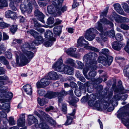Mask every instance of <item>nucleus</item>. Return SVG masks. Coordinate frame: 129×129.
<instances>
[{
    "mask_svg": "<svg viewBox=\"0 0 129 129\" xmlns=\"http://www.w3.org/2000/svg\"><path fill=\"white\" fill-rule=\"evenodd\" d=\"M61 31V27L60 26H55L54 28V32L56 35L59 36Z\"/></svg>",
    "mask_w": 129,
    "mask_h": 129,
    "instance_id": "7c9ffc66",
    "label": "nucleus"
},
{
    "mask_svg": "<svg viewBox=\"0 0 129 129\" xmlns=\"http://www.w3.org/2000/svg\"><path fill=\"white\" fill-rule=\"evenodd\" d=\"M106 94V93L102 95L99 93V96L98 98L99 100L96 101L94 103V101L96 99V96L93 94H91L89 96L88 103V105L91 106L95 107L97 110L100 111H102L104 109H106L109 105V103L108 102H104L101 101L103 100V98Z\"/></svg>",
    "mask_w": 129,
    "mask_h": 129,
    "instance_id": "f257e3e1",
    "label": "nucleus"
},
{
    "mask_svg": "<svg viewBox=\"0 0 129 129\" xmlns=\"http://www.w3.org/2000/svg\"><path fill=\"white\" fill-rule=\"evenodd\" d=\"M120 27L124 30H127L129 29V26L125 24H122L120 25Z\"/></svg>",
    "mask_w": 129,
    "mask_h": 129,
    "instance_id": "e2e57ef3",
    "label": "nucleus"
},
{
    "mask_svg": "<svg viewBox=\"0 0 129 129\" xmlns=\"http://www.w3.org/2000/svg\"><path fill=\"white\" fill-rule=\"evenodd\" d=\"M8 80V78L6 76H0V81H4Z\"/></svg>",
    "mask_w": 129,
    "mask_h": 129,
    "instance_id": "774afa93",
    "label": "nucleus"
},
{
    "mask_svg": "<svg viewBox=\"0 0 129 129\" xmlns=\"http://www.w3.org/2000/svg\"><path fill=\"white\" fill-rule=\"evenodd\" d=\"M45 17V15L42 13V14H40L37 17L38 20L41 22L43 23H45V22L44 20V19Z\"/></svg>",
    "mask_w": 129,
    "mask_h": 129,
    "instance_id": "49530a36",
    "label": "nucleus"
},
{
    "mask_svg": "<svg viewBox=\"0 0 129 129\" xmlns=\"http://www.w3.org/2000/svg\"><path fill=\"white\" fill-rule=\"evenodd\" d=\"M29 33L33 36L35 38L38 34V33L37 32L33 30H30Z\"/></svg>",
    "mask_w": 129,
    "mask_h": 129,
    "instance_id": "13d9d810",
    "label": "nucleus"
},
{
    "mask_svg": "<svg viewBox=\"0 0 129 129\" xmlns=\"http://www.w3.org/2000/svg\"><path fill=\"white\" fill-rule=\"evenodd\" d=\"M88 75L90 78L93 77L96 75V73L94 71H92L89 73Z\"/></svg>",
    "mask_w": 129,
    "mask_h": 129,
    "instance_id": "0e129e2a",
    "label": "nucleus"
},
{
    "mask_svg": "<svg viewBox=\"0 0 129 129\" xmlns=\"http://www.w3.org/2000/svg\"><path fill=\"white\" fill-rule=\"evenodd\" d=\"M117 116L121 118L123 123L128 128H129V114L125 112L120 113L117 115Z\"/></svg>",
    "mask_w": 129,
    "mask_h": 129,
    "instance_id": "9d476101",
    "label": "nucleus"
},
{
    "mask_svg": "<svg viewBox=\"0 0 129 129\" xmlns=\"http://www.w3.org/2000/svg\"><path fill=\"white\" fill-rule=\"evenodd\" d=\"M6 17L8 18H15L16 17V14L15 12L11 10H8L5 13Z\"/></svg>",
    "mask_w": 129,
    "mask_h": 129,
    "instance_id": "5701e85b",
    "label": "nucleus"
},
{
    "mask_svg": "<svg viewBox=\"0 0 129 129\" xmlns=\"http://www.w3.org/2000/svg\"><path fill=\"white\" fill-rule=\"evenodd\" d=\"M58 94H61V96L62 97V101L63 99V96H65L67 94V93L64 90H62L61 92H56Z\"/></svg>",
    "mask_w": 129,
    "mask_h": 129,
    "instance_id": "680f3d73",
    "label": "nucleus"
},
{
    "mask_svg": "<svg viewBox=\"0 0 129 129\" xmlns=\"http://www.w3.org/2000/svg\"><path fill=\"white\" fill-rule=\"evenodd\" d=\"M17 125L20 127L23 126L25 125V114H22L20 116L19 119L17 122Z\"/></svg>",
    "mask_w": 129,
    "mask_h": 129,
    "instance_id": "dca6fc26",
    "label": "nucleus"
},
{
    "mask_svg": "<svg viewBox=\"0 0 129 129\" xmlns=\"http://www.w3.org/2000/svg\"><path fill=\"white\" fill-rule=\"evenodd\" d=\"M10 105L9 103H5L2 106L0 105V109L1 110L5 111L7 113L10 111Z\"/></svg>",
    "mask_w": 129,
    "mask_h": 129,
    "instance_id": "393cba45",
    "label": "nucleus"
},
{
    "mask_svg": "<svg viewBox=\"0 0 129 129\" xmlns=\"http://www.w3.org/2000/svg\"><path fill=\"white\" fill-rule=\"evenodd\" d=\"M37 100L38 103L41 106H43L48 102L46 99L45 98L41 99L40 98H38Z\"/></svg>",
    "mask_w": 129,
    "mask_h": 129,
    "instance_id": "473e14b6",
    "label": "nucleus"
},
{
    "mask_svg": "<svg viewBox=\"0 0 129 129\" xmlns=\"http://www.w3.org/2000/svg\"><path fill=\"white\" fill-rule=\"evenodd\" d=\"M58 0H52V4L47 7L48 12L54 16H56L58 14L57 8L58 7Z\"/></svg>",
    "mask_w": 129,
    "mask_h": 129,
    "instance_id": "1a4fd4ad",
    "label": "nucleus"
},
{
    "mask_svg": "<svg viewBox=\"0 0 129 129\" xmlns=\"http://www.w3.org/2000/svg\"><path fill=\"white\" fill-rule=\"evenodd\" d=\"M76 111V110L74 109L73 110V112L72 113L68 114L67 115V120L64 124L66 125H68L71 124L72 122V120L74 116Z\"/></svg>",
    "mask_w": 129,
    "mask_h": 129,
    "instance_id": "4468645a",
    "label": "nucleus"
},
{
    "mask_svg": "<svg viewBox=\"0 0 129 129\" xmlns=\"http://www.w3.org/2000/svg\"><path fill=\"white\" fill-rule=\"evenodd\" d=\"M49 76L52 80H56L59 77V75L55 72L52 71L49 73Z\"/></svg>",
    "mask_w": 129,
    "mask_h": 129,
    "instance_id": "cd10ccee",
    "label": "nucleus"
},
{
    "mask_svg": "<svg viewBox=\"0 0 129 129\" xmlns=\"http://www.w3.org/2000/svg\"><path fill=\"white\" fill-rule=\"evenodd\" d=\"M50 82V80L48 78H45L42 79L40 82L39 81L36 83L37 88H44L48 86Z\"/></svg>",
    "mask_w": 129,
    "mask_h": 129,
    "instance_id": "f8f14e48",
    "label": "nucleus"
},
{
    "mask_svg": "<svg viewBox=\"0 0 129 129\" xmlns=\"http://www.w3.org/2000/svg\"><path fill=\"white\" fill-rule=\"evenodd\" d=\"M63 64V61L61 57L59 58L57 61L52 66L53 69L58 72H64V73L67 74L72 75L74 72L73 68L69 66H65L64 68L62 69Z\"/></svg>",
    "mask_w": 129,
    "mask_h": 129,
    "instance_id": "20e7f679",
    "label": "nucleus"
},
{
    "mask_svg": "<svg viewBox=\"0 0 129 129\" xmlns=\"http://www.w3.org/2000/svg\"><path fill=\"white\" fill-rule=\"evenodd\" d=\"M5 54L6 57L10 59L12 58V55L11 52H6Z\"/></svg>",
    "mask_w": 129,
    "mask_h": 129,
    "instance_id": "bf43d9fd",
    "label": "nucleus"
},
{
    "mask_svg": "<svg viewBox=\"0 0 129 129\" xmlns=\"http://www.w3.org/2000/svg\"><path fill=\"white\" fill-rule=\"evenodd\" d=\"M119 20L120 21L119 23H121L122 22H129V19L128 18L123 17L121 16H120Z\"/></svg>",
    "mask_w": 129,
    "mask_h": 129,
    "instance_id": "de8ad7c7",
    "label": "nucleus"
},
{
    "mask_svg": "<svg viewBox=\"0 0 129 129\" xmlns=\"http://www.w3.org/2000/svg\"><path fill=\"white\" fill-rule=\"evenodd\" d=\"M54 19L53 17L49 18L47 19V23L48 24H53L54 22Z\"/></svg>",
    "mask_w": 129,
    "mask_h": 129,
    "instance_id": "4d7b16f0",
    "label": "nucleus"
},
{
    "mask_svg": "<svg viewBox=\"0 0 129 129\" xmlns=\"http://www.w3.org/2000/svg\"><path fill=\"white\" fill-rule=\"evenodd\" d=\"M23 89L27 94L29 95H31L32 90L30 85L29 84L25 85L23 86Z\"/></svg>",
    "mask_w": 129,
    "mask_h": 129,
    "instance_id": "412c9836",
    "label": "nucleus"
},
{
    "mask_svg": "<svg viewBox=\"0 0 129 129\" xmlns=\"http://www.w3.org/2000/svg\"><path fill=\"white\" fill-rule=\"evenodd\" d=\"M32 23L34 24V26L36 27H40L43 26L41 24L39 23L37 20L35 18L32 19L31 21Z\"/></svg>",
    "mask_w": 129,
    "mask_h": 129,
    "instance_id": "f704fd0d",
    "label": "nucleus"
},
{
    "mask_svg": "<svg viewBox=\"0 0 129 129\" xmlns=\"http://www.w3.org/2000/svg\"><path fill=\"white\" fill-rule=\"evenodd\" d=\"M115 38L116 40L118 41H120L123 39L122 36L120 33H118L116 35Z\"/></svg>",
    "mask_w": 129,
    "mask_h": 129,
    "instance_id": "603ef678",
    "label": "nucleus"
},
{
    "mask_svg": "<svg viewBox=\"0 0 129 129\" xmlns=\"http://www.w3.org/2000/svg\"><path fill=\"white\" fill-rule=\"evenodd\" d=\"M55 41V39L54 38H53L49 40L46 41L44 44L45 46L47 47H50L53 44L52 41Z\"/></svg>",
    "mask_w": 129,
    "mask_h": 129,
    "instance_id": "4c0bfd02",
    "label": "nucleus"
},
{
    "mask_svg": "<svg viewBox=\"0 0 129 129\" xmlns=\"http://www.w3.org/2000/svg\"><path fill=\"white\" fill-rule=\"evenodd\" d=\"M17 29V26L14 25H13L12 26H11L10 28L11 32L13 34L16 31Z\"/></svg>",
    "mask_w": 129,
    "mask_h": 129,
    "instance_id": "5fc2aeb1",
    "label": "nucleus"
},
{
    "mask_svg": "<svg viewBox=\"0 0 129 129\" xmlns=\"http://www.w3.org/2000/svg\"><path fill=\"white\" fill-rule=\"evenodd\" d=\"M29 44L25 43L21 46L22 52L20 55V62L24 65L28 63L34 56V53L32 52L28 51L27 49L29 47Z\"/></svg>",
    "mask_w": 129,
    "mask_h": 129,
    "instance_id": "f03ea898",
    "label": "nucleus"
},
{
    "mask_svg": "<svg viewBox=\"0 0 129 129\" xmlns=\"http://www.w3.org/2000/svg\"><path fill=\"white\" fill-rule=\"evenodd\" d=\"M120 16V15H118L116 13H113L110 16L109 18L111 20H113L114 19L116 22L119 23L120 22L119 20Z\"/></svg>",
    "mask_w": 129,
    "mask_h": 129,
    "instance_id": "c85d7f7f",
    "label": "nucleus"
},
{
    "mask_svg": "<svg viewBox=\"0 0 129 129\" xmlns=\"http://www.w3.org/2000/svg\"><path fill=\"white\" fill-rule=\"evenodd\" d=\"M122 46V44L116 41L114 42L112 44L113 48L116 50L119 51L121 49Z\"/></svg>",
    "mask_w": 129,
    "mask_h": 129,
    "instance_id": "bb28decb",
    "label": "nucleus"
},
{
    "mask_svg": "<svg viewBox=\"0 0 129 129\" xmlns=\"http://www.w3.org/2000/svg\"><path fill=\"white\" fill-rule=\"evenodd\" d=\"M35 38L36 40L32 43L33 45H34V44L35 45L40 44L42 43L43 42V39L42 37L40 36L39 34Z\"/></svg>",
    "mask_w": 129,
    "mask_h": 129,
    "instance_id": "aec40b11",
    "label": "nucleus"
},
{
    "mask_svg": "<svg viewBox=\"0 0 129 129\" xmlns=\"http://www.w3.org/2000/svg\"><path fill=\"white\" fill-rule=\"evenodd\" d=\"M76 49L75 48H70L67 50L66 52L67 54L69 55H71L76 50Z\"/></svg>",
    "mask_w": 129,
    "mask_h": 129,
    "instance_id": "37998d69",
    "label": "nucleus"
},
{
    "mask_svg": "<svg viewBox=\"0 0 129 129\" xmlns=\"http://www.w3.org/2000/svg\"><path fill=\"white\" fill-rule=\"evenodd\" d=\"M6 82L0 81V103H2L9 101L13 97L11 92L6 91L8 87L4 85L6 84Z\"/></svg>",
    "mask_w": 129,
    "mask_h": 129,
    "instance_id": "7ed1b4c3",
    "label": "nucleus"
},
{
    "mask_svg": "<svg viewBox=\"0 0 129 129\" xmlns=\"http://www.w3.org/2000/svg\"><path fill=\"white\" fill-rule=\"evenodd\" d=\"M7 115L6 113L4 112H0V117L4 118L3 121H6V119H7Z\"/></svg>",
    "mask_w": 129,
    "mask_h": 129,
    "instance_id": "864d4df0",
    "label": "nucleus"
},
{
    "mask_svg": "<svg viewBox=\"0 0 129 129\" xmlns=\"http://www.w3.org/2000/svg\"><path fill=\"white\" fill-rule=\"evenodd\" d=\"M98 57L97 54L94 52H90L85 55L83 58V60L85 62H89V64L93 65L96 64L97 62L96 59Z\"/></svg>",
    "mask_w": 129,
    "mask_h": 129,
    "instance_id": "6e6552de",
    "label": "nucleus"
},
{
    "mask_svg": "<svg viewBox=\"0 0 129 129\" xmlns=\"http://www.w3.org/2000/svg\"><path fill=\"white\" fill-rule=\"evenodd\" d=\"M122 5L125 11L127 13H129V7L127 4L125 3H123Z\"/></svg>",
    "mask_w": 129,
    "mask_h": 129,
    "instance_id": "c03bdc74",
    "label": "nucleus"
},
{
    "mask_svg": "<svg viewBox=\"0 0 129 129\" xmlns=\"http://www.w3.org/2000/svg\"><path fill=\"white\" fill-rule=\"evenodd\" d=\"M71 95L69 98V102L70 105L76 107L77 106L76 103L79 101V99L73 95V91H71Z\"/></svg>",
    "mask_w": 129,
    "mask_h": 129,
    "instance_id": "2eb2a0df",
    "label": "nucleus"
},
{
    "mask_svg": "<svg viewBox=\"0 0 129 129\" xmlns=\"http://www.w3.org/2000/svg\"><path fill=\"white\" fill-rule=\"evenodd\" d=\"M77 63L78 65V68L79 69H82L84 66L83 64L80 61H77Z\"/></svg>",
    "mask_w": 129,
    "mask_h": 129,
    "instance_id": "69168bd1",
    "label": "nucleus"
},
{
    "mask_svg": "<svg viewBox=\"0 0 129 129\" xmlns=\"http://www.w3.org/2000/svg\"><path fill=\"white\" fill-rule=\"evenodd\" d=\"M84 36L85 38L89 41H92L94 38L95 36V35L94 34L88 35H84Z\"/></svg>",
    "mask_w": 129,
    "mask_h": 129,
    "instance_id": "ea45409f",
    "label": "nucleus"
},
{
    "mask_svg": "<svg viewBox=\"0 0 129 129\" xmlns=\"http://www.w3.org/2000/svg\"><path fill=\"white\" fill-rule=\"evenodd\" d=\"M44 118L47 120V121L50 123V125L52 127H55L56 124L55 121L51 117H50L49 115H46V116Z\"/></svg>",
    "mask_w": 129,
    "mask_h": 129,
    "instance_id": "b1692460",
    "label": "nucleus"
},
{
    "mask_svg": "<svg viewBox=\"0 0 129 129\" xmlns=\"http://www.w3.org/2000/svg\"><path fill=\"white\" fill-rule=\"evenodd\" d=\"M102 53L106 55V57L101 56L98 58V61L99 62L105 66H110L113 60L112 57L108 55L109 53V50L107 49H104L102 50Z\"/></svg>",
    "mask_w": 129,
    "mask_h": 129,
    "instance_id": "423d86ee",
    "label": "nucleus"
},
{
    "mask_svg": "<svg viewBox=\"0 0 129 129\" xmlns=\"http://www.w3.org/2000/svg\"><path fill=\"white\" fill-rule=\"evenodd\" d=\"M114 9L117 12L120 14L124 15L125 13L121 7L120 5L118 3L113 4Z\"/></svg>",
    "mask_w": 129,
    "mask_h": 129,
    "instance_id": "6ab92c4d",
    "label": "nucleus"
},
{
    "mask_svg": "<svg viewBox=\"0 0 129 129\" xmlns=\"http://www.w3.org/2000/svg\"><path fill=\"white\" fill-rule=\"evenodd\" d=\"M77 46L78 48L83 46L84 48L95 52H98L99 51V50L96 48L92 46H88L89 43L84 39L83 37H80L77 40Z\"/></svg>",
    "mask_w": 129,
    "mask_h": 129,
    "instance_id": "0eeeda50",
    "label": "nucleus"
},
{
    "mask_svg": "<svg viewBox=\"0 0 129 129\" xmlns=\"http://www.w3.org/2000/svg\"><path fill=\"white\" fill-rule=\"evenodd\" d=\"M0 62L4 64H6L8 63V61L3 56H0Z\"/></svg>",
    "mask_w": 129,
    "mask_h": 129,
    "instance_id": "79ce46f5",
    "label": "nucleus"
},
{
    "mask_svg": "<svg viewBox=\"0 0 129 129\" xmlns=\"http://www.w3.org/2000/svg\"><path fill=\"white\" fill-rule=\"evenodd\" d=\"M100 21L103 24H108L111 27L113 26V23L105 18H102L100 19Z\"/></svg>",
    "mask_w": 129,
    "mask_h": 129,
    "instance_id": "72a5a7b5",
    "label": "nucleus"
},
{
    "mask_svg": "<svg viewBox=\"0 0 129 129\" xmlns=\"http://www.w3.org/2000/svg\"><path fill=\"white\" fill-rule=\"evenodd\" d=\"M44 96L45 98L51 99L55 98L56 97H58V100L59 104L62 102V98L60 94H58L56 92H48L47 93L44 95Z\"/></svg>",
    "mask_w": 129,
    "mask_h": 129,
    "instance_id": "9b49d317",
    "label": "nucleus"
},
{
    "mask_svg": "<svg viewBox=\"0 0 129 129\" xmlns=\"http://www.w3.org/2000/svg\"><path fill=\"white\" fill-rule=\"evenodd\" d=\"M118 85L119 86L118 88H119V91H123L124 90V89L122 85H121V81H118Z\"/></svg>",
    "mask_w": 129,
    "mask_h": 129,
    "instance_id": "052dcab7",
    "label": "nucleus"
},
{
    "mask_svg": "<svg viewBox=\"0 0 129 129\" xmlns=\"http://www.w3.org/2000/svg\"><path fill=\"white\" fill-rule=\"evenodd\" d=\"M100 37H101V39L99 37H96V41L98 42H100L101 41L102 39L104 41H107V38L105 35H104L103 36V34L102 35H100Z\"/></svg>",
    "mask_w": 129,
    "mask_h": 129,
    "instance_id": "a19ab883",
    "label": "nucleus"
},
{
    "mask_svg": "<svg viewBox=\"0 0 129 129\" xmlns=\"http://www.w3.org/2000/svg\"><path fill=\"white\" fill-rule=\"evenodd\" d=\"M10 25L4 22H1L0 23V26L2 28H5L8 27Z\"/></svg>",
    "mask_w": 129,
    "mask_h": 129,
    "instance_id": "338daca9",
    "label": "nucleus"
},
{
    "mask_svg": "<svg viewBox=\"0 0 129 129\" xmlns=\"http://www.w3.org/2000/svg\"><path fill=\"white\" fill-rule=\"evenodd\" d=\"M120 94H115L113 98H112L111 100H109L108 102L109 105L111 104L112 106H114L115 105L117 104V101L119 100L120 99Z\"/></svg>",
    "mask_w": 129,
    "mask_h": 129,
    "instance_id": "f3484780",
    "label": "nucleus"
},
{
    "mask_svg": "<svg viewBox=\"0 0 129 129\" xmlns=\"http://www.w3.org/2000/svg\"><path fill=\"white\" fill-rule=\"evenodd\" d=\"M15 54L16 56V63H15L14 62V61H12L11 62V63L13 65V66L15 67L16 66H24L25 65H23L22 63L20 62V63H19V57H18V56L17 54V53H15ZM19 59H20V57H19Z\"/></svg>",
    "mask_w": 129,
    "mask_h": 129,
    "instance_id": "a878e982",
    "label": "nucleus"
},
{
    "mask_svg": "<svg viewBox=\"0 0 129 129\" xmlns=\"http://www.w3.org/2000/svg\"><path fill=\"white\" fill-rule=\"evenodd\" d=\"M5 0H0V9L7 7V4Z\"/></svg>",
    "mask_w": 129,
    "mask_h": 129,
    "instance_id": "6e6d98bb",
    "label": "nucleus"
},
{
    "mask_svg": "<svg viewBox=\"0 0 129 129\" xmlns=\"http://www.w3.org/2000/svg\"><path fill=\"white\" fill-rule=\"evenodd\" d=\"M24 1L21 3L20 6V9L22 13L26 12L28 14H30L32 12L33 7L32 4L34 6L36 9L38 8V6L35 0H23Z\"/></svg>",
    "mask_w": 129,
    "mask_h": 129,
    "instance_id": "39448f33",
    "label": "nucleus"
},
{
    "mask_svg": "<svg viewBox=\"0 0 129 129\" xmlns=\"http://www.w3.org/2000/svg\"><path fill=\"white\" fill-rule=\"evenodd\" d=\"M95 28L102 34V33L103 32L104 29L102 24L99 21H98L97 22L95 26Z\"/></svg>",
    "mask_w": 129,
    "mask_h": 129,
    "instance_id": "2f4dec72",
    "label": "nucleus"
},
{
    "mask_svg": "<svg viewBox=\"0 0 129 129\" xmlns=\"http://www.w3.org/2000/svg\"><path fill=\"white\" fill-rule=\"evenodd\" d=\"M40 122L41 123L39 125V126L42 129H50L52 128V127H49L44 122V119L43 120V121Z\"/></svg>",
    "mask_w": 129,
    "mask_h": 129,
    "instance_id": "c756f323",
    "label": "nucleus"
},
{
    "mask_svg": "<svg viewBox=\"0 0 129 129\" xmlns=\"http://www.w3.org/2000/svg\"><path fill=\"white\" fill-rule=\"evenodd\" d=\"M78 85L79 86V90L83 92H85L86 91V87L88 85L87 83H85L83 84L80 82L78 81L77 82Z\"/></svg>",
    "mask_w": 129,
    "mask_h": 129,
    "instance_id": "4be33fe9",
    "label": "nucleus"
},
{
    "mask_svg": "<svg viewBox=\"0 0 129 129\" xmlns=\"http://www.w3.org/2000/svg\"><path fill=\"white\" fill-rule=\"evenodd\" d=\"M46 2H43L38 1L39 5L41 7H44L46 6L50 2V0H47Z\"/></svg>",
    "mask_w": 129,
    "mask_h": 129,
    "instance_id": "3c124183",
    "label": "nucleus"
},
{
    "mask_svg": "<svg viewBox=\"0 0 129 129\" xmlns=\"http://www.w3.org/2000/svg\"><path fill=\"white\" fill-rule=\"evenodd\" d=\"M28 124L30 125L33 123L36 124L38 123V121L37 119L34 116L31 115L28 116Z\"/></svg>",
    "mask_w": 129,
    "mask_h": 129,
    "instance_id": "a211bd4d",
    "label": "nucleus"
},
{
    "mask_svg": "<svg viewBox=\"0 0 129 129\" xmlns=\"http://www.w3.org/2000/svg\"><path fill=\"white\" fill-rule=\"evenodd\" d=\"M108 8H106L105 10L100 14V17L102 18L105 17L108 13Z\"/></svg>",
    "mask_w": 129,
    "mask_h": 129,
    "instance_id": "09e8293b",
    "label": "nucleus"
},
{
    "mask_svg": "<svg viewBox=\"0 0 129 129\" xmlns=\"http://www.w3.org/2000/svg\"><path fill=\"white\" fill-rule=\"evenodd\" d=\"M8 120V121L9 124L10 125H14L15 124V121L14 120V118L12 117H9V119Z\"/></svg>",
    "mask_w": 129,
    "mask_h": 129,
    "instance_id": "a18cd8bd",
    "label": "nucleus"
},
{
    "mask_svg": "<svg viewBox=\"0 0 129 129\" xmlns=\"http://www.w3.org/2000/svg\"><path fill=\"white\" fill-rule=\"evenodd\" d=\"M65 63L66 64H69L73 66H75V65L74 60L71 58H68L66 59Z\"/></svg>",
    "mask_w": 129,
    "mask_h": 129,
    "instance_id": "58836bf2",
    "label": "nucleus"
},
{
    "mask_svg": "<svg viewBox=\"0 0 129 129\" xmlns=\"http://www.w3.org/2000/svg\"><path fill=\"white\" fill-rule=\"evenodd\" d=\"M6 121H3V124L0 128V129H7L8 126L7 125L8 124V120L6 119Z\"/></svg>",
    "mask_w": 129,
    "mask_h": 129,
    "instance_id": "8fccbe9b",
    "label": "nucleus"
},
{
    "mask_svg": "<svg viewBox=\"0 0 129 129\" xmlns=\"http://www.w3.org/2000/svg\"><path fill=\"white\" fill-rule=\"evenodd\" d=\"M97 68V66L94 65H91L87 63L85 64V67L84 68L83 70V75L86 78H87L86 74L89 69L91 70H96Z\"/></svg>",
    "mask_w": 129,
    "mask_h": 129,
    "instance_id": "ddd939ff",
    "label": "nucleus"
},
{
    "mask_svg": "<svg viewBox=\"0 0 129 129\" xmlns=\"http://www.w3.org/2000/svg\"><path fill=\"white\" fill-rule=\"evenodd\" d=\"M98 32L97 30L93 28H90L87 30L86 31L84 35H88L92 34H94V32Z\"/></svg>",
    "mask_w": 129,
    "mask_h": 129,
    "instance_id": "e433bc0d",
    "label": "nucleus"
},
{
    "mask_svg": "<svg viewBox=\"0 0 129 129\" xmlns=\"http://www.w3.org/2000/svg\"><path fill=\"white\" fill-rule=\"evenodd\" d=\"M53 36V34L52 32L50 30H48L45 33V37L51 40Z\"/></svg>",
    "mask_w": 129,
    "mask_h": 129,
    "instance_id": "c9c22d12",
    "label": "nucleus"
}]
</instances>
